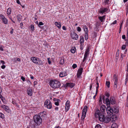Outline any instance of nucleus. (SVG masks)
<instances>
[{"label": "nucleus", "instance_id": "1", "mask_svg": "<svg viewBox=\"0 0 128 128\" xmlns=\"http://www.w3.org/2000/svg\"><path fill=\"white\" fill-rule=\"evenodd\" d=\"M44 116L43 112L40 113L38 115H36L34 117V120L36 124L38 126L42 124V119L41 117Z\"/></svg>", "mask_w": 128, "mask_h": 128}, {"label": "nucleus", "instance_id": "2", "mask_svg": "<svg viewBox=\"0 0 128 128\" xmlns=\"http://www.w3.org/2000/svg\"><path fill=\"white\" fill-rule=\"evenodd\" d=\"M50 83L51 86L54 88H58L61 85L60 82L58 80H51Z\"/></svg>", "mask_w": 128, "mask_h": 128}, {"label": "nucleus", "instance_id": "3", "mask_svg": "<svg viewBox=\"0 0 128 128\" xmlns=\"http://www.w3.org/2000/svg\"><path fill=\"white\" fill-rule=\"evenodd\" d=\"M106 101L107 106H109L110 103L112 104H114L116 103V101L114 98L113 96H111L110 99L108 98H106Z\"/></svg>", "mask_w": 128, "mask_h": 128}, {"label": "nucleus", "instance_id": "4", "mask_svg": "<svg viewBox=\"0 0 128 128\" xmlns=\"http://www.w3.org/2000/svg\"><path fill=\"white\" fill-rule=\"evenodd\" d=\"M88 107L87 106H85L82 110V112L81 116V120H84L86 116Z\"/></svg>", "mask_w": 128, "mask_h": 128}, {"label": "nucleus", "instance_id": "5", "mask_svg": "<svg viewBox=\"0 0 128 128\" xmlns=\"http://www.w3.org/2000/svg\"><path fill=\"white\" fill-rule=\"evenodd\" d=\"M44 105L45 107L48 109H50L52 107V102L50 100H46L45 101Z\"/></svg>", "mask_w": 128, "mask_h": 128}, {"label": "nucleus", "instance_id": "6", "mask_svg": "<svg viewBox=\"0 0 128 128\" xmlns=\"http://www.w3.org/2000/svg\"><path fill=\"white\" fill-rule=\"evenodd\" d=\"M106 112L108 115H114V113L113 108L110 106H108L106 108Z\"/></svg>", "mask_w": 128, "mask_h": 128}, {"label": "nucleus", "instance_id": "7", "mask_svg": "<svg viewBox=\"0 0 128 128\" xmlns=\"http://www.w3.org/2000/svg\"><path fill=\"white\" fill-rule=\"evenodd\" d=\"M31 60L32 62L36 64H40L39 62L40 61L39 59L36 57H32L31 58Z\"/></svg>", "mask_w": 128, "mask_h": 128}, {"label": "nucleus", "instance_id": "8", "mask_svg": "<svg viewBox=\"0 0 128 128\" xmlns=\"http://www.w3.org/2000/svg\"><path fill=\"white\" fill-rule=\"evenodd\" d=\"M89 54V50L88 49H87L86 51L84 54V57L83 59L82 62H84L86 59L88 57Z\"/></svg>", "mask_w": 128, "mask_h": 128}, {"label": "nucleus", "instance_id": "9", "mask_svg": "<svg viewBox=\"0 0 128 128\" xmlns=\"http://www.w3.org/2000/svg\"><path fill=\"white\" fill-rule=\"evenodd\" d=\"M72 38L74 40H77L78 39V36L77 34L75 32H73L71 34Z\"/></svg>", "mask_w": 128, "mask_h": 128}, {"label": "nucleus", "instance_id": "10", "mask_svg": "<svg viewBox=\"0 0 128 128\" xmlns=\"http://www.w3.org/2000/svg\"><path fill=\"white\" fill-rule=\"evenodd\" d=\"M113 78L114 81V86L116 88L117 87L118 79L117 76H116L115 74L114 75Z\"/></svg>", "mask_w": 128, "mask_h": 128}, {"label": "nucleus", "instance_id": "11", "mask_svg": "<svg viewBox=\"0 0 128 128\" xmlns=\"http://www.w3.org/2000/svg\"><path fill=\"white\" fill-rule=\"evenodd\" d=\"M83 70V68H80L78 70L77 73L78 78H80V76L82 74Z\"/></svg>", "mask_w": 128, "mask_h": 128}, {"label": "nucleus", "instance_id": "12", "mask_svg": "<svg viewBox=\"0 0 128 128\" xmlns=\"http://www.w3.org/2000/svg\"><path fill=\"white\" fill-rule=\"evenodd\" d=\"M70 102L69 100H68L66 103L65 111L67 112L69 109Z\"/></svg>", "mask_w": 128, "mask_h": 128}, {"label": "nucleus", "instance_id": "13", "mask_svg": "<svg viewBox=\"0 0 128 128\" xmlns=\"http://www.w3.org/2000/svg\"><path fill=\"white\" fill-rule=\"evenodd\" d=\"M108 9L107 8H100V10L99 11V12L100 13L103 14L104 12H107Z\"/></svg>", "mask_w": 128, "mask_h": 128}, {"label": "nucleus", "instance_id": "14", "mask_svg": "<svg viewBox=\"0 0 128 128\" xmlns=\"http://www.w3.org/2000/svg\"><path fill=\"white\" fill-rule=\"evenodd\" d=\"M102 113H101L100 111L99 110H97L95 113V116L96 118H97L98 117H99L100 115L102 114Z\"/></svg>", "mask_w": 128, "mask_h": 128}, {"label": "nucleus", "instance_id": "15", "mask_svg": "<svg viewBox=\"0 0 128 128\" xmlns=\"http://www.w3.org/2000/svg\"><path fill=\"white\" fill-rule=\"evenodd\" d=\"M104 115L102 113V114L100 115L99 117H98L97 118H98L100 121L103 122L104 120Z\"/></svg>", "mask_w": 128, "mask_h": 128}, {"label": "nucleus", "instance_id": "16", "mask_svg": "<svg viewBox=\"0 0 128 128\" xmlns=\"http://www.w3.org/2000/svg\"><path fill=\"white\" fill-rule=\"evenodd\" d=\"M67 75V72L64 71L60 72L59 74V76L60 77H62L66 76Z\"/></svg>", "mask_w": 128, "mask_h": 128}, {"label": "nucleus", "instance_id": "17", "mask_svg": "<svg viewBox=\"0 0 128 128\" xmlns=\"http://www.w3.org/2000/svg\"><path fill=\"white\" fill-rule=\"evenodd\" d=\"M106 107L104 105H102L100 107V110L102 112H105Z\"/></svg>", "mask_w": 128, "mask_h": 128}, {"label": "nucleus", "instance_id": "18", "mask_svg": "<svg viewBox=\"0 0 128 128\" xmlns=\"http://www.w3.org/2000/svg\"><path fill=\"white\" fill-rule=\"evenodd\" d=\"M1 106L2 108H4L5 109V110L6 112H9V108L8 106L5 105H3Z\"/></svg>", "mask_w": 128, "mask_h": 128}, {"label": "nucleus", "instance_id": "19", "mask_svg": "<svg viewBox=\"0 0 128 128\" xmlns=\"http://www.w3.org/2000/svg\"><path fill=\"white\" fill-rule=\"evenodd\" d=\"M110 120H112L110 118L106 117H104V120L103 122L105 123H108L109 122Z\"/></svg>", "mask_w": 128, "mask_h": 128}, {"label": "nucleus", "instance_id": "20", "mask_svg": "<svg viewBox=\"0 0 128 128\" xmlns=\"http://www.w3.org/2000/svg\"><path fill=\"white\" fill-rule=\"evenodd\" d=\"M105 16H106L104 15L102 16H100L98 17V18L101 22H103L104 20L105 19Z\"/></svg>", "mask_w": 128, "mask_h": 128}, {"label": "nucleus", "instance_id": "21", "mask_svg": "<svg viewBox=\"0 0 128 128\" xmlns=\"http://www.w3.org/2000/svg\"><path fill=\"white\" fill-rule=\"evenodd\" d=\"M112 108H113L114 114V113L117 114L119 110L118 107H115Z\"/></svg>", "mask_w": 128, "mask_h": 128}, {"label": "nucleus", "instance_id": "22", "mask_svg": "<svg viewBox=\"0 0 128 128\" xmlns=\"http://www.w3.org/2000/svg\"><path fill=\"white\" fill-rule=\"evenodd\" d=\"M54 24L57 26L59 28H60L61 27V24L60 22H55L54 23Z\"/></svg>", "mask_w": 128, "mask_h": 128}, {"label": "nucleus", "instance_id": "23", "mask_svg": "<svg viewBox=\"0 0 128 128\" xmlns=\"http://www.w3.org/2000/svg\"><path fill=\"white\" fill-rule=\"evenodd\" d=\"M27 93L28 95L30 96H31L32 94V89H30L27 90Z\"/></svg>", "mask_w": 128, "mask_h": 128}, {"label": "nucleus", "instance_id": "24", "mask_svg": "<svg viewBox=\"0 0 128 128\" xmlns=\"http://www.w3.org/2000/svg\"><path fill=\"white\" fill-rule=\"evenodd\" d=\"M67 86H69L71 88H72L74 87L75 86V84L73 83H67L66 84Z\"/></svg>", "mask_w": 128, "mask_h": 128}, {"label": "nucleus", "instance_id": "25", "mask_svg": "<svg viewBox=\"0 0 128 128\" xmlns=\"http://www.w3.org/2000/svg\"><path fill=\"white\" fill-rule=\"evenodd\" d=\"M111 128H118V126L116 123H113L112 125Z\"/></svg>", "mask_w": 128, "mask_h": 128}, {"label": "nucleus", "instance_id": "26", "mask_svg": "<svg viewBox=\"0 0 128 128\" xmlns=\"http://www.w3.org/2000/svg\"><path fill=\"white\" fill-rule=\"evenodd\" d=\"M3 22L4 24H8V21L7 19L5 17L2 19Z\"/></svg>", "mask_w": 128, "mask_h": 128}, {"label": "nucleus", "instance_id": "27", "mask_svg": "<svg viewBox=\"0 0 128 128\" xmlns=\"http://www.w3.org/2000/svg\"><path fill=\"white\" fill-rule=\"evenodd\" d=\"M84 38L82 36H81L80 37V43L82 44L84 42Z\"/></svg>", "mask_w": 128, "mask_h": 128}, {"label": "nucleus", "instance_id": "28", "mask_svg": "<svg viewBox=\"0 0 128 128\" xmlns=\"http://www.w3.org/2000/svg\"><path fill=\"white\" fill-rule=\"evenodd\" d=\"M17 18L19 22H20L22 20V16L20 14H18L17 16Z\"/></svg>", "mask_w": 128, "mask_h": 128}, {"label": "nucleus", "instance_id": "29", "mask_svg": "<svg viewBox=\"0 0 128 128\" xmlns=\"http://www.w3.org/2000/svg\"><path fill=\"white\" fill-rule=\"evenodd\" d=\"M76 50V48L75 46L72 47L70 50L71 52L72 53H74Z\"/></svg>", "mask_w": 128, "mask_h": 128}, {"label": "nucleus", "instance_id": "30", "mask_svg": "<svg viewBox=\"0 0 128 128\" xmlns=\"http://www.w3.org/2000/svg\"><path fill=\"white\" fill-rule=\"evenodd\" d=\"M85 32L88 31V28L86 25L82 26Z\"/></svg>", "mask_w": 128, "mask_h": 128}, {"label": "nucleus", "instance_id": "31", "mask_svg": "<svg viewBox=\"0 0 128 128\" xmlns=\"http://www.w3.org/2000/svg\"><path fill=\"white\" fill-rule=\"evenodd\" d=\"M56 102H54L56 106H58L59 105V102H60V100L59 99H56Z\"/></svg>", "mask_w": 128, "mask_h": 128}, {"label": "nucleus", "instance_id": "32", "mask_svg": "<svg viewBox=\"0 0 128 128\" xmlns=\"http://www.w3.org/2000/svg\"><path fill=\"white\" fill-rule=\"evenodd\" d=\"M11 12V9L10 8H8L7 10V14H10Z\"/></svg>", "mask_w": 128, "mask_h": 128}, {"label": "nucleus", "instance_id": "33", "mask_svg": "<svg viewBox=\"0 0 128 128\" xmlns=\"http://www.w3.org/2000/svg\"><path fill=\"white\" fill-rule=\"evenodd\" d=\"M64 63V58H61L60 62V63L61 64H63Z\"/></svg>", "mask_w": 128, "mask_h": 128}, {"label": "nucleus", "instance_id": "34", "mask_svg": "<svg viewBox=\"0 0 128 128\" xmlns=\"http://www.w3.org/2000/svg\"><path fill=\"white\" fill-rule=\"evenodd\" d=\"M110 82L109 81H106V85L107 86V87L108 88L110 86Z\"/></svg>", "mask_w": 128, "mask_h": 128}, {"label": "nucleus", "instance_id": "35", "mask_svg": "<svg viewBox=\"0 0 128 128\" xmlns=\"http://www.w3.org/2000/svg\"><path fill=\"white\" fill-rule=\"evenodd\" d=\"M95 128H102V127L100 124H97L96 125Z\"/></svg>", "mask_w": 128, "mask_h": 128}, {"label": "nucleus", "instance_id": "36", "mask_svg": "<svg viewBox=\"0 0 128 128\" xmlns=\"http://www.w3.org/2000/svg\"><path fill=\"white\" fill-rule=\"evenodd\" d=\"M104 95L106 96H107L108 98L109 97V96H110V94H109L108 93V92H105V94H104Z\"/></svg>", "mask_w": 128, "mask_h": 128}, {"label": "nucleus", "instance_id": "37", "mask_svg": "<svg viewBox=\"0 0 128 128\" xmlns=\"http://www.w3.org/2000/svg\"><path fill=\"white\" fill-rule=\"evenodd\" d=\"M0 117L2 118H4V114L2 113H0Z\"/></svg>", "mask_w": 128, "mask_h": 128}, {"label": "nucleus", "instance_id": "38", "mask_svg": "<svg viewBox=\"0 0 128 128\" xmlns=\"http://www.w3.org/2000/svg\"><path fill=\"white\" fill-rule=\"evenodd\" d=\"M30 26L32 30V31L34 30V25L33 24H31Z\"/></svg>", "mask_w": 128, "mask_h": 128}, {"label": "nucleus", "instance_id": "39", "mask_svg": "<svg viewBox=\"0 0 128 128\" xmlns=\"http://www.w3.org/2000/svg\"><path fill=\"white\" fill-rule=\"evenodd\" d=\"M126 48V46L124 45H123L122 46L121 48L122 50H124Z\"/></svg>", "mask_w": 128, "mask_h": 128}, {"label": "nucleus", "instance_id": "40", "mask_svg": "<svg viewBox=\"0 0 128 128\" xmlns=\"http://www.w3.org/2000/svg\"><path fill=\"white\" fill-rule=\"evenodd\" d=\"M77 65L76 64H73L72 66V67L74 69L76 68H77Z\"/></svg>", "mask_w": 128, "mask_h": 128}, {"label": "nucleus", "instance_id": "41", "mask_svg": "<svg viewBox=\"0 0 128 128\" xmlns=\"http://www.w3.org/2000/svg\"><path fill=\"white\" fill-rule=\"evenodd\" d=\"M88 35H86L85 34L84 36V38H85V40H87L88 38Z\"/></svg>", "mask_w": 128, "mask_h": 128}, {"label": "nucleus", "instance_id": "42", "mask_svg": "<svg viewBox=\"0 0 128 128\" xmlns=\"http://www.w3.org/2000/svg\"><path fill=\"white\" fill-rule=\"evenodd\" d=\"M77 30L79 32H80L81 30V28L79 26L77 27Z\"/></svg>", "mask_w": 128, "mask_h": 128}, {"label": "nucleus", "instance_id": "43", "mask_svg": "<svg viewBox=\"0 0 128 128\" xmlns=\"http://www.w3.org/2000/svg\"><path fill=\"white\" fill-rule=\"evenodd\" d=\"M99 88V86H97L96 88V94H97L98 92V88Z\"/></svg>", "mask_w": 128, "mask_h": 128}, {"label": "nucleus", "instance_id": "44", "mask_svg": "<svg viewBox=\"0 0 128 128\" xmlns=\"http://www.w3.org/2000/svg\"><path fill=\"white\" fill-rule=\"evenodd\" d=\"M4 16L2 15V14H0V19H3L4 18Z\"/></svg>", "mask_w": 128, "mask_h": 128}, {"label": "nucleus", "instance_id": "45", "mask_svg": "<svg viewBox=\"0 0 128 128\" xmlns=\"http://www.w3.org/2000/svg\"><path fill=\"white\" fill-rule=\"evenodd\" d=\"M110 0H105L104 1V2L105 3V4H108Z\"/></svg>", "mask_w": 128, "mask_h": 128}, {"label": "nucleus", "instance_id": "46", "mask_svg": "<svg viewBox=\"0 0 128 128\" xmlns=\"http://www.w3.org/2000/svg\"><path fill=\"white\" fill-rule=\"evenodd\" d=\"M0 62L2 64H4L5 63L4 61L2 60H0Z\"/></svg>", "mask_w": 128, "mask_h": 128}, {"label": "nucleus", "instance_id": "47", "mask_svg": "<svg viewBox=\"0 0 128 128\" xmlns=\"http://www.w3.org/2000/svg\"><path fill=\"white\" fill-rule=\"evenodd\" d=\"M48 63L49 64H50L51 63V62L50 60V58H48Z\"/></svg>", "mask_w": 128, "mask_h": 128}, {"label": "nucleus", "instance_id": "48", "mask_svg": "<svg viewBox=\"0 0 128 128\" xmlns=\"http://www.w3.org/2000/svg\"><path fill=\"white\" fill-rule=\"evenodd\" d=\"M23 25V24L22 22H21L20 24V27L21 28H22V26Z\"/></svg>", "mask_w": 128, "mask_h": 128}, {"label": "nucleus", "instance_id": "49", "mask_svg": "<svg viewBox=\"0 0 128 128\" xmlns=\"http://www.w3.org/2000/svg\"><path fill=\"white\" fill-rule=\"evenodd\" d=\"M44 24L42 22H39L38 25H42Z\"/></svg>", "mask_w": 128, "mask_h": 128}, {"label": "nucleus", "instance_id": "50", "mask_svg": "<svg viewBox=\"0 0 128 128\" xmlns=\"http://www.w3.org/2000/svg\"><path fill=\"white\" fill-rule=\"evenodd\" d=\"M117 21L116 20H114L112 23L111 24H116Z\"/></svg>", "mask_w": 128, "mask_h": 128}, {"label": "nucleus", "instance_id": "51", "mask_svg": "<svg viewBox=\"0 0 128 128\" xmlns=\"http://www.w3.org/2000/svg\"><path fill=\"white\" fill-rule=\"evenodd\" d=\"M21 79L23 81H25V78L24 77H23V76H22L21 77Z\"/></svg>", "mask_w": 128, "mask_h": 128}, {"label": "nucleus", "instance_id": "52", "mask_svg": "<svg viewBox=\"0 0 128 128\" xmlns=\"http://www.w3.org/2000/svg\"><path fill=\"white\" fill-rule=\"evenodd\" d=\"M1 67L2 68L4 69L5 68L6 66L4 65H3L1 66Z\"/></svg>", "mask_w": 128, "mask_h": 128}, {"label": "nucleus", "instance_id": "53", "mask_svg": "<svg viewBox=\"0 0 128 128\" xmlns=\"http://www.w3.org/2000/svg\"><path fill=\"white\" fill-rule=\"evenodd\" d=\"M62 28L64 30H66V27L64 26H62Z\"/></svg>", "mask_w": 128, "mask_h": 128}, {"label": "nucleus", "instance_id": "54", "mask_svg": "<svg viewBox=\"0 0 128 128\" xmlns=\"http://www.w3.org/2000/svg\"><path fill=\"white\" fill-rule=\"evenodd\" d=\"M58 107H56L54 108V110H56L57 111L58 110Z\"/></svg>", "mask_w": 128, "mask_h": 128}, {"label": "nucleus", "instance_id": "55", "mask_svg": "<svg viewBox=\"0 0 128 128\" xmlns=\"http://www.w3.org/2000/svg\"><path fill=\"white\" fill-rule=\"evenodd\" d=\"M122 38L123 39H125L126 38V36L125 35H123L122 36Z\"/></svg>", "mask_w": 128, "mask_h": 128}, {"label": "nucleus", "instance_id": "56", "mask_svg": "<svg viewBox=\"0 0 128 128\" xmlns=\"http://www.w3.org/2000/svg\"><path fill=\"white\" fill-rule=\"evenodd\" d=\"M37 84V82L34 81V86H35V85H36Z\"/></svg>", "mask_w": 128, "mask_h": 128}, {"label": "nucleus", "instance_id": "57", "mask_svg": "<svg viewBox=\"0 0 128 128\" xmlns=\"http://www.w3.org/2000/svg\"><path fill=\"white\" fill-rule=\"evenodd\" d=\"M68 17H69V19H70L72 18V15L71 14H70L69 16H68Z\"/></svg>", "mask_w": 128, "mask_h": 128}, {"label": "nucleus", "instance_id": "58", "mask_svg": "<svg viewBox=\"0 0 128 128\" xmlns=\"http://www.w3.org/2000/svg\"><path fill=\"white\" fill-rule=\"evenodd\" d=\"M16 2L18 4H20V1L19 0H16Z\"/></svg>", "mask_w": 128, "mask_h": 128}, {"label": "nucleus", "instance_id": "59", "mask_svg": "<svg viewBox=\"0 0 128 128\" xmlns=\"http://www.w3.org/2000/svg\"><path fill=\"white\" fill-rule=\"evenodd\" d=\"M27 82L28 83V84H32L31 82H30V80H27Z\"/></svg>", "mask_w": 128, "mask_h": 128}, {"label": "nucleus", "instance_id": "60", "mask_svg": "<svg viewBox=\"0 0 128 128\" xmlns=\"http://www.w3.org/2000/svg\"><path fill=\"white\" fill-rule=\"evenodd\" d=\"M85 34L88 35V31L85 32Z\"/></svg>", "mask_w": 128, "mask_h": 128}, {"label": "nucleus", "instance_id": "61", "mask_svg": "<svg viewBox=\"0 0 128 128\" xmlns=\"http://www.w3.org/2000/svg\"><path fill=\"white\" fill-rule=\"evenodd\" d=\"M0 50L2 51H3L4 50V49L2 47H0Z\"/></svg>", "mask_w": 128, "mask_h": 128}, {"label": "nucleus", "instance_id": "62", "mask_svg": "<svg viewBox=\"0 0 128 128\" xmlns=\"http://www.w3.org/2000/svg\"><path fill=\"white\" fill-rule=\"evenodd\" d=\"M102 96V100H105V96L103 95Z\"/></svg>", "mask_w": 128, "mask_h": 128}, {"label": "nucleus", "instance_id": "63", "mask_svg": "<svg viewBox=\"0 0 128 128\" xmlns=\"http://www.w3.org/2000/svg\"><path fill=\"white\" fill-rule=\"evenodd\" d=\"M126 24V26H127L128 25V20H127Z\"/></svg>", "mask_w": 128, "mask_h": 128}, {"label": "nucleus", "instance_id": "64", "mask_svg": "<svg viewBox=\"0 0 128 128\" xmlns=\"http://www.w3.org/2000/svg\"><path fill=\"white\" fill-rule=\"evenodd\" d=\"M54 128H61L59 126H56Z\"/></svg>", "mask_w": 128, "mask_h": 128}]
</instances>
